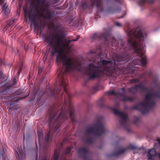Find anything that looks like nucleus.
I'll return each mask as SVG.
<instances>
[{
    "instance_id": "28",
    "label": "nucleus",
    "mask_w": 160,
    "mask_h": 160,
    "mask_svg": "<svg viewBox=\"0 0 160 160\" xmlns=\"http://www.w3.org/2000/svg\"><path fill=\"white\" fill-rule=\"evenodd\" d=\"M93 141V138L92 137L88 138L86 140L85 143L88 144H92Z\"/></svg>"
},
{
    "instance_id": "38",
    "label": "nucleus",
    "mask_w": 160,
    "mask_h": 160,
    "mask_svg": "<svg viewBox=\"0 0 160 160\" xmlns=\"http://www.w3.org/2000/svg\"><path fill=\"white\" fill-rule=\"evenodd\" d=\"M122 92L123 93H122L123 95H125L126 93V90L125 88H122Z\"/></svg>"
},
{
    "instance_id": "50",
    "label": "nucleus",
    "mask_w": 160,
    "mask_h": 160,
    "mask_svg": "<svg viewBox=\"0 0 160 160\" xmlns=\"http://www.w3.org/2000/svg\"><path fill=\"white\" fill-rule=\"evenodd\" d=\"M4 160H8V158H4Z\"/></svg>"
},
{
    "instance_id": "39",
    "label": "nucleus",
    "mask_w": 160,
    "mask_h": 160,
    "mask_svg": "<svg viewBox=\"0 0 160 160\" xmlns=\"http://www.w3.org/2000/svg\"><path fill=\"white\" fill-rule=\"evenodd\" d=\"M14 22V21H10L9 22V23H8V24H9L8 25H10V26H12V25Z\"/></svg>"
},
{
    "instance_id": "31",
    "label": "nucleus",
    "mask_w": 160,
    "mask_h": 160,
    "mask_svg": "<svg viewBox=\"0 0 160 160\" xmlns=\"http://www.w3.org/2000/svg\"><path fill=\"white\" fill-rule=\"evenodd\" d=\"M2 8L4 11V12L5 14L7 15L8 14V8H7V7H5V5H4L2 7Z\"/></svg>"
},
{
    "instance_id": "35",
    "label": "nucleus",
    "mask_w": 160,
    "mask_h": 160,
    "mask_svg": "<svg viewBox=\"0 0 160 160\" xmlns=\"http://www.w3.org/2000/svg\"><path fill=\"white\" fill-rule=\"evenodd\" d=\"M139 120V118L138 117H135L133 121V123L134 124H136Z\"/></svg>"
},
{
    "instance_id": "22",
    "label": "nucleus",
    "mask_w": 160,
    "mask_h": 160,
    "mask_svg": "<svg viewBox=\"0 0 160 160\" xmlns=\"http://www.w3.org/2000/svg\"><path fill=\"white\" fill-rule=\"evenodd\" d=\"M136 87L137 88H140L142 91H149L148 88V87H144L141 83L136 85Z\"/></svg>"
},
{
    "instance_id": "33",
    "label": "nucleus",
    "mask_w": 160,
    "mask_h": 160,
    "mask_svg": "<svg viewBox=\"0 0 160 160\" xmlns=\"http://www.w3.org/2000/svg\"><path fill=\"white\" fill-rule=\"evenodd\" d=\"M13 83L10 85V87L13 86L17 84V81L16 78H13Z\"/></svg>"
},
{
    "instance_id": "52",
    "label": "nucleus",
    "mask_w": 160,
    "mask_h": 160,
    "mask_svg": "<svg viewBox=\"0 0 160 160\" xmlns=\"http://www.w3.org/2000/svg\"><path fill=\"white\" fill-rule=\"evenodd\" d=\"M22 69V68L21 67L20 68L19 71H21Z\"/></svg>"
},
{
    "instance_id": "24",
    "label": "nucleus",
    "mask_w": 160,
    "mask_h": 160,
    "mask_svg": "<svg viewBox=\"0 0 160 160\" xmlns=\"http://www.w3.org/2000/svg\"><path fill=\"white\" fill-rule=\"evenodd\" d=\"M98 105L101 107H104L105 106V101L104 99L101 98L97 101Z\"/></svg>"
},
{
    "instance_id": "32",
    "label": "nucleus",
    "mask_w": 160,
    "mask_h": 160,
    "mask_svg": "<svg viewBox=\"0 0 160 160\" xmlns=\"http://www.w3.org/2000/svg\"><path fill=\"white\" fill-rule=\"evenodd\" d=\"M82 7L83 9H85L88 7V4L86 2H84L82 3Z\"/></svg>"
},
{
    "instance_id": "20",
    "label": "nucleus",
    "mask_w": 160,
    "mask_h": 160,
    "mask_svg": "<svg viewBox=\"0 0 160 160\" xmlns=\"http://www.w3.org/2000/svg\"><path fill=\"white\" fill-rule=\"evenodd\" d=\"M128 89L129 92H132L133 94H135L138 91V89L137 87H136V85L134 86L128 88Z\"/></svg>"
},
{
    "instance_id": "43",
    "label": "nucleus",
    "mask_w": 160,
    "mask_h": 160,
    "mask_svg": "<svg viewBox=\"0 0 160 160\" xmlns=\"http://www.w3.org/2000/svg\"><path fill=\"white\" fill-rule=\"evenodd\" d=\"M47 56H46V54H45V55H44V57H43V60L44 61H45V60H46V58H47Z\"/></svg>"
},
{
    "instance_id": "21",
    "label": "nucleus",
    "mask_w": 160,
    "mask_h": 160,
    "mask_svg": "<svg viewBox=\"0 0 160 160\" xmlns=\"http://www.w3.org/2000/svg\"><path fill=\"white\" fill-rule=\"evenodd\" d=\"M136 87L137 88H140L142 91H149L148 88V87H144L141 83L136 85Z\"/></svg>"
},
{
    "instance_id": "18",
    "label": "nucleus",
    "mask_w": 160,
    "mask_h": 160,
    "mask_svg": "<svg viewBox=\"0 0 160 160\" xmlns=\"http://www.w3.org/2000/svg\"><path fill=\"white\" fill-rule=\"evenodd\" d=\"M154 1L155 0H140L138 2V4L139 6H142L145 3L152 4Z\"/></svg>"
},
{
    "instance_id": "16",
    "label": "nucleus",
    "mask_w": 160,
    "mask_h": 160,
    "mask_svg": "<svg viewBox=\"0 0 160 160\" xmlns=\"http://www.w3.org/2000/svg\"><path fill=\"white\" fill-rule=\"evenodd\" d=\"M15 152L17 157L18 158V160L22 158L25 156L24 153L21 148H18L17 150H15Z\"/></svg>"
},
{
    "instance_id": "14",
    "label": "nucleus",
    "mask_w": 160,
    "mask_h": 160,
    "mask_svg": "<svg viewBox=\"0 0 160 160\" xmlns=\"http://www.w3.org/2000/svg\"><path fill=\"white\" fill-rule=\"evenodd\" d=\"M37 3L35 7V11L37 13L40 12L39 6L42 5L45 3V0H36Z\"/></svg>"
},
{
    "instance_id": "25",
    "label": "nucleus",
    "mask_w": 160,
    "mask_h": 160,
    "mask_svg": "<svg viewBox=\"0 0 160 160\" xmlns=\"http://www.w3.org/2000/svg\"><path fill=\"white\" fill-rule=\"evenodd\" d=\"M72 148V146H70L67 149L63 152V155L62 157V158H63L64 157V155L67 153H69Z\"/></svg>"
},
{
    "instance_id": "15",
    "label": "nucleus",
    "mask_w": 160,
    "mask_h": 160,
    "mask_svg": "<svg viewBox=\"0 0 160 160\" xmlns=\"http://www.w3.org/2000/svg\"><path fill=\"white\" fill-rule=\"evenodd\" d=\"M42 6V7L40 8V10H41L42 12H40V15L41 17H43V18H45V16L44 15V13L46 12L48 13V8L49 6L48 5L46 4H45V3L43 4L42 5H41Z\"/></svg>"
},
{
    "instance_id": "26",
    "label": "nucleus",
    "mask_w": 160,
    "mask_h": 160,
    "mask_svg": "<svg viewBox=\"0 0 160 160\" xmlns=\"http://www.w3.org/2000/svg\"><path fill=\"white\" fill-rule=\"evenodd\" d=\"M60 148L58 150L57 149L55 150L53 160H58L60 152Z\"/></svg>"
},
{
    "instance_id": "42",
    "label": "nucleus",
    "mask_w": 160,
    "mask_h": 160,
    "mask_svg": "<svg viewBox=\"0 0 160 160\" xmlns=\"http://www.w3.org/2000/svg\"><path fill=\"white\" fill-rule=\"evenodd\" d=\"M40 160H50V159H48L46 157H45L43 159H41Z\"/></svg>"
},
{
    "instance_id": "4",
    "label": "nucleus",
    "mask_w": 160,
    "mask_h": 160,
    "mask_svg": "<svg viewBox=\"0 0 160 160\" xmlns=\"http://www.w3.org/2000/svg\"><path fill=\"white\" fill-rule=\"evenodd\" d=\"M159 89V90L157 92L152 93H146L145 96L144 102H141L131 107L130 109L137 110L141 112H148V109H152L156 104L155 98L160 99V85Z\"/></svg>"
},
{
    "instance_id": "59",
    "label": "nucleus",
    "mask_w": 160,
    "mask_h": 160,
    "mask_svg": "<svg viewBox=\"0 0 160 160\" xmlns=\"http://www.w3.org/2000/svg\"><path fill=\"white\" fill-rule=\"evenodd\" d=\"M159 15H160V13H159Z\"/></svg>"
},
{
    "instance_id": "53",
    "label": "nucleus",
    "mask_w": 160,
    "mask_h": 160,
    "mask_svg": "<svg viewBox=\"0 0 160 160\" xmlns=\"http://www.w3.org/2000/svg\"><path fill=\"white\" fill-rule=\"evenodd\" d=\"M24 138H25V136L24 135V137H23V139H24Z\"/></svg>"
},
{
    "instance_id": "23",
    "label": "nucleus",
    "mask_w": 160,
    "mask_h": 160,
    "mask_svg": "<svg viewBox=\"0 0 160 160\" xmlns=\"http://www.w3.org/2000/svg\"><path fill=\"white\" fill-rule=\"evenodd\" d=\"M89 52L91 54H93L98 53V54L97 55V56L98 57H100L102 54V52L101 50L99 49L97 50H91Z\"/></svg>"
},
{
    "instance_id": "36",
    "label": "nucleus",
    "mask_w": 160,
    "mask_h": 160,
    "mask_svg": "<svg viewBox=\"0 0 160 160\" xmlns=\"http://www.w3.org/2000/svg\"><path fill=\"white\" fill-rule=\"evenodd\" d=\"M146 75L148 76H150L151 75V72H150L149 73H147V72H145L143 73L142 75H141V76H144L145 75Z\"/></svg>"
},
{
    "instance_id": "12",
    "label": "nucleus",
    "mask_w": 160,
    "mask_h": 160,
    "mask_svg": "<svg viewBox=\"0 0 160 160\" xmlns=\"http://www.w3.org/2000/svg\"><path fill=\"white\" fill-rule=\"evenodd\" d=\"M156 152L154 148L149 149L147 155L148 158L150 160H154L156 157Z\"/></svg>"
},
{
    "instance_id": "55",
    "label": "nucleus",
    "mask_w": 160,
    "mask_h": 160,
    "mask_svg": "<svg viewBox=\"0 0 160 160\" xmlns=\"http://www.w3.org/2000/svg\"><path fill=\"white\" fill-rule=\"evenodd\" d=\"M57 30H55V31H56V32H57Z\"/></svg>"
},
{
    "instance_id": "37",
    "label": "nucleus",
    "mask_w": 160,
    "mask_h": 160,
    "mask_svg": "<svg viewBox=\"0 0 160 160\" xmlns=\"http://www.w3.org/2000/svg\"><path fill=\"white\" fill-rule=\"evenodd\" d=\"M116 2H117L120 4H122L123 2L122 0H114Z\"/></svg>"
},
{
    "instance_id": "7",
    "label": "nucleus",
    "mask_w": 160,
    "mask_h": 160,
    "mask_svg": "<svg viewBox=\"0 0 160 160\" xmlns=\"http://www.w3.org/2000/svg\"><path fill=\"white\" fill-rule=\"evenodd\" d=\"M112 110L115 115H118L122 119L120 121L121 125L125 129L129 131L130 129L127 125V120L128 119L127 115L122 112L118 111L116 108H113Z\"/></svg>"
},
{
    "instance_id": "58",
    "label": "nucleus",
    "mask_w": 160,
    "mask_h": 160,
    "mask_svg": "<svg viewBox=\"0 0 160 160\" xmlns=\"http://www.w3.org/2000/svg\"><path fill=\"white\" fill-rule=\"evenodd\" d=\"M18 101V100H17V101Z\"/></svg>"
},
{
    "instance_id": "13",
    "label": "nucleus",
    "mask_w": 160,
    "mask_h": 160,
    "mask_svg": "<svg viewBox=\"0 0 160 160\" xmlns=\"http://www.w3.org/2000/svg\"><path fill=\"white\" fill-rule=\"evenodd\" d=\"M38 141L40 146V148L44 145L43 144V135L42 130H39L38 132Z\"/></svg>"
},
{
    "instance_id": "44",
    "label": "nucleus",
    "mask_w": 160,
    "mask_h": 160,
    "mask_svg": "<svg viewBox=\"0 0 160 160\" xmlns=\"http://www.w3.org/2000/svg\"><path fill=\"white\" fill-rule=\"evenodd\" d=\"M3 63V62L1 59H0V65H1Z\"/></svg>"
},
{
    "instance_id": "1",
    "label": "nucleus",
    "mask_w": 160,
    "mask_h": 160,
    "mask_svg": "<svg viewBox=\"0 0 160 160\" xmlns=\"http://www.w3.org/2000/svg\"><path fill=\"white\" fill-rule=\"evenodd\" d=\"M65 36L64 32L63 31L55 35L50 32L44 36V41L47 43L50 48L52 49V54L53 55L58 52L56 58L58 65L59 64L60 65L62 63L65 69L63 71L62 68L58 75L60 87L54 90L50 88L49 94L51 97H56L59 93L62 87H63L64 91L66 92L68 96L69 100L68 103L67 101L64 100V107H62L60 112H59V109L58 108H53L50 111V114H74L75 110L72 103L69 100V96L66 88L67 85V80L64 77L67 72L73 71H80L81 65L80 63L77 64L74 63L72 59L64 53V51L62 48H61L58 51L60 46L62 47L65 46L63 41Z\"/></svg>"
},
{
    "instance_id": "8",
    "label": "nucleus",
    "mask_w": 160,
    "mask_h": 160,
    "mask_svg": "<svg viewBox=\"0 0 160 160\" xmlns=\"http://www.w3.org/2000/svg\"><path fill=\"white\" fill-rule=\"evenodd\" d=\"M25 15L28 16L29 21L32 23L35 27L37 26L36 23L37 15L34 14L32 12V10L27 9V8L24 9Z\"/></svg>"
},
{
    "instance_id": "56",
    "label": "nucleus",
    "mask_w": 160,
    "mask_h": 160,
    "mask_svg": "<svg viewBox=\"0 0 160 160\" xmlns=\"http://www.w3.org/2000/svg\"><path fill=\"white\" fill-rule=\"evenodd\" d=\"M36 144L37 147V143H36Z\"/></svg>"
},
{
    "instance_id": "41",
    "label": "nucleus",
    "mask_w": 160,
    "mask_h": 160,
    "mask_svg": "<svg viewBox=\"0 0 160 160\" xmlns=\"http://www.w3.org/2000/svg\"><path fill=\"white\" fill-rule=\"evenodd\" d=\"M42 72V70L41 68H39L38 69V73L39 74H40Z\"/></svg>"
},
{
    "instance_id": "46",
    "label": "nucleus",
    "mask_w": 160,
    "mask_h": 160,
    "mask_svg": "<svg viewBox=\"0 0 160 160\" xmlns=\"http://www.w3.org/2000/svg\"><path fill=\"white\" fill-rule=\"evenodd\" d=\"M7 29V28L6 27H5L3 29V31H5Z\"/></svg>"
},
{
    "instance_id": "49",
    "label": "nucleus",
    "mask_w": 160,
    "mask_h": 160,
    "mask_svg": "<svg viewBox=\"0 0 160 160\" xmlns=\"http://www.w3.org/2000/svg\"><path fill=\"white\" fill-rule=\"evenodd\" d=\"M125 14H126V13H124V15H123L122 16V17H120L118 18H123V17H124V16H125Z\"/></svg>"
},
{
    "instance_id": "47",
    "label": "nucleus",
    "mask_w": 160,
    "mask_h": 160,
    "mask_svg": "<svg viewBox=\"0 0 160 160\" xmlns=\"http://www.w3.org/2000/svg\"><path fill=\"white\" fill-rule=\"evenodd\" d=\"M9 24L8 23L7 25L5 26L8 28V27H10V25H8Z\"/></svg>"
},
{
    "instance_id": "51",
    "label": "nucleus",
    "mask_w": 160,
    "mask_h": 160,
    "mask_svg": "<svg viewBox=\"0 0 160 160\" xmlns=\"http://www.w3.org/2000/svg\"><path fill=\"white\" fill-rule=\"evenodd\" d=\"M20 72L21 71H18L17 72V74L18 75H19V73H20Z\"/></svg>"
},
{
    "instance_id": "2",
    "label": "nucleus",
    "mask_w": 160,
    "mask_h": 160,
    "mask_svg": "<svg viewBox=\"0 0 160 160\" xmlns=\"http://www.w3.org/2000/svg\"><path fill=\"white\" fill-rule=\"evenodd\" d=\"M129 38L127 44L126 45L123 42L121 44L122 48L124 50L123 52H120L117 57L116 60H108L113 64V67L115 68V72H112V74H116L118 71H122L123 69L122 64L129 61L131 56L126 52L127 49L130 52H133L134 56L138 57L139 59L135 58L133 59L128 66L130 71L135 75L138 74V71L139 70L137 65H141L144 66L147 63V59L146 56L144 47V39L145 37L143 35L142 31L139 30L137 31L131 30L128 33Z\"/></svg>"
},
{
    "instance_id": "27",
    "label": "nucleus",
    "mask_w": 160,
    "mask_h": 160,
    "mask_svg": "<svg viewBox=\"0 0 160 160\" xmlns=\"http://www.w3.org/2000/svg\"><path fill=\"white\" fill-rule=\"evenodd\" d=\"M80 38V35H77L76 37V38L75 39H72L70 40H69L68 41V42H67V44L68 46L69 44H70V43L72 41H77Z\"/></svg>"
},
{
    "instance_id": "40",
    "label": "nucleus",
    "mask_w": 160,
    "mask_h": 160,
    "mask_svg": "<svg viewBox=\"0 0 160 160\" xmlns=\"http://www.w3.org/2000/svg\"><path fill=\"white\" fill-rule=\"evenodd\" d=\"M115 25L119 27H120L121 26V25L120 23L118 22H115Z\"/></svg>"
},
{
    "instance_id": "30",
    "label": "nucleus",
    "mask_w": 160,
    "mask_h": 160,
    "mask_svg": "<svg viewBox=\"0 0 160 160\" xmlns=\"http://www.w3.org/2000/svg\"><path fill=\"white\" fill-rule=\"evenodd\" d=\"M139 81V80L138 78H135L130 80L129 82L131 83H134Z\"/></svg>"
},
{
    "instance_id": "45",
    "label": "nucleus",
    "mask_w": 160,
    "mask_h": 160,
    "mask_svg": "<svg viewBox=\"0 0 160 160\" xmlns=\"http://www.w3.org/2000/svg\"><path fill=\"white\" fill-rule=\"evenodd\" d=\"M115 105L117 107H118L119 106V103L118 102H116L115 103Z\"/></svg>"
},
{
    "instance_id": "17",
    "label": "nucleus",
    "mask_w": 160,
    "mask_h": 160,
    "mask_svg": "<svg viewBox=\"0 0 160 160\" xmlns=\"http://www.w3.org/2000/svg\"><path fill=\"white\" fill-rule=\"evenodd\" d=\"M120 98L119 99L121 101H122L123 102H126V101H129L130 102L133 101V99L131 97H129L127 96H125L124 95H123L122 94V97H118V98Z\"/></svg>"
},
{
    "instance_id": "6",
    "label": "nucleus",
    "mask_w": 160,
    "mask_h": 160,
    "mask_svg": "<svg viewBox=\"0 0 160 160\" xmlns=\"http://www.w3.org/2000/svg\"><path fill=\"white\" fill-rule=\"evenodd\" d=\"M102 38H104L105 41L111 42L112 43L117 44V41L114 37L111 36L109 32H106L103 33H96L93 34L92 36V38L93 40H98Z\"/></svg>"
},
{
    "instance_id": "57",
    "label": "nucleus",
    "mask_w": 160,
    "mask_h": 160,
    "mask_svg": "<svg viewBox=\"0 0 160 160\" xmlns=\"http://www.w3.org/2000/svg\"><path fill=\"white\" fill-rule=\"evenodd\" d=\"M36 160H37V158L36 159Z\"/></svg>"
},
{
    "instance_id": "11",
    "label": "nucleus",
    "mask_w": 160,
    "mask_h": 160,
    "mask_svg": "<svg viewBox=\"0 0 160 160\" xmlns=\"http://www.w3.org/2000/svg\"><path fill=\"white\" fill-rule=\"evenodd\" d=\"M121 10L120 7L116 4L108 7L107 9V12L108 13H114L119 12Z\"/></svg>"
},
{
    "instance_id": "19",
    "label": "nucleus",
    "mask_w": 160,
    "mask_h": 160,
    "mask_svg": "<svg viewBox=\"0 0 160 160\" xmlns=\"http://www.w3.org/2000/svg\"><path fill=\"white\" fill-rule=\"evenodd\" d=\"M108 94L113 95L117 97L118 98V97L122 96V93L119 92L118 91H111L108 92Z\"/></svg>"
},
{
    "instance_id": "9",
    "label": "nucleus",
    "mask_w": 160,
    "mask_h": 160,
    "mask_svg": "<svg viewBox=\"0 0 160 160\" xmlns=\"http://www.w3.org/2000/svg\"><path fill=\"white\" fill-rule=\"evenodd\" d=\"M136 149V147L132 145H130L128 147L124 149L120 148L117 151H114L112 154L108 155L109 157H116L120 155L123 154L128 149L134 150Z\"/></svg>"
},
{
    "instance_id": "54",
    "label": "nucleus",
    "mask_w": 160,
    "mask_h": 160,
    "mask_svg": "<svg viewBox=\"0 0 160 160\" xmlns=\"http://www.w3.org/2000/svg\"><path fill=\"white\" fill-rule=\"evenodd\" d=\"M150 91H152V89H151L150 90Z\"/></svg>"
},
{
    "instance_id": "48",
    "label": "nucleus",
    "mask_w": 160,
    "mask_h": 160,
    "mask_svg": "<svg viewBox=\"0 0 160 160\" xmlns=\"http://www.w3.org/2000/svg\"><path fill=\"white\" fill-rule=\"evenodd\" d=\"M3 2V0H0V4L1 3H2Z\"/></svg>"
},
{
    "instance_id": "3",
    "label": "nucleus",
    "mask_w": 160,
    "mask_h": 160,
    "mask_svg": "<svg viewBox=\"0 0 160 160\" xmlns=\"http://www.w3.org/2000/svg\"><path fill=\"white\" fill-rule=\"evenodd\" d=\"M113 64L110 61L101 59L97 65L90 63L84 68V72L89 76V80H92L96 78H100L103 73L111 75L112 72H115V68L113 67Z\"/></svg>"
},
{
    "instance_id": "10",
    "label": "nucleus",
    "mask_w": 160,
    "mask_h": 160,
    "mask_svg": "<svg viewBox=\"0 0 160 160\" xmlns=\"http://www.w3.org/2000/svg\"><path fill=\"white\" fill-rule=\"evenodd\" d=\"M78 152L80 157H81V154H83L82 158L84 160H89L88 157V155L89 153V151L88 147H83L79 148Z\"/></svg>"
},
{
    "instance_id": "5",
    "label": "nucleus",
    "mask_w": 160,
    "mask_h": 160,
    "mask_svg": "<svg viewBox=\"0 0 160 160\" xmlns=\"http://www.w3.org/2000/svg\"><path fill=\"white\" fill-rule=\"evenodd\" d=\"M107 129L101 120L97 121L91 128L86 129L84 134L88 136L90 134H93L96 136H99L105 134L107 132Z\"/></svg>"
},
{
    "instance_id": "34",
    "label": "nucleus",
    "mask_w": 160,
    "mask_h": 160,
    "mask_svg": "<svg viewBox=\"0 0 160 160\" xmlns=\"http://www.w3.org/2000/svg\"><path fill=\"white\" fill-rule=\"evenodd\" d=\"M47 13L48 14V16L47 17L45 16V18H48L49 19H52V16L51 15V13L50 12H48Z\"/></svg>"
},
{
    "instance_id": "29",
    "label": "nucleus",
    "mask_w": 160,
    "mask_h": 160,
    "mask_svg": "<svg viewBox=\"0 0 160 160\" xmlns=\"http://www.w3.org/2000/svg\"><path fill=\"white\" fill-rule=\"evenodd\" d=\"M98 91V86H96L93 87L91 90V93L92 94L95 93Z\"/></svg>"
}]
</instances>
